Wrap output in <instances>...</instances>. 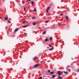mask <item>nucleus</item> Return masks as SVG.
Segmentation results:
<instances>
[{
  "label": "nucleus",
  "mask_w": 79,
  "mask_h": 79,
  "mask_svg": "<svg viewBox=\"0 0 79 79\" xmlns=\"http://www.w3.org/2000/svg\"><path fill=\"white\" fill-rule=\"evenodd\" d=\"M31 0H27L28 1H31Z\"/></svg>",
  "instance_id": "nucleus-35"
},
{
  "label": "nucleus",
  "mask_w": 79,
  "mask_h": 79,
  "mask_svg": "<svg viewBox=\"0 0 79 79\" xmlns=\"http://www.w3.org/2000/svg\"><path fill=\"white\" fill-rule=\"evenodd\" d=\"M13 37H14V35L13 36Z\"/></svg>",
  "instance_id": "nucleus-40"
},
{
  "label": "nucleus",
  "mask_w": 79,
  "mask_h": 79,
  "mask_svg": "<svg viewBox=\"0 0 79 79\" xmlns=\"http://www.w3.org/2000/svg\"><path fill=\"white\" fill-rule=\"evenodd\" d=\"M24 35H25V36L26 35H27V33H24Z\"/></svg>",
  "instance_id": "nucleus-21"
},
{
  "label": "nucleus",
  "mask_w": 79,
  "mask_h": 79,
  "mask_svg": "<svg viewBox=\"0 0 79 79\" xmlns=\"http://www.w3.org/2000/svg\"><path fill=\"white\" fill-rule=\"evenodd\" d=\"M39 66L38 64H36L34 65V66H33V68H37L38 66Z\"/></svg>",
  "instance_id": "nucleus-2"
},
{
  "label": "nucleus",
  "mask_w": 79,
  "mask_h": 79,
  "mask_svg": "<svg viewBox=\"0 0 79 79\" xmlns=\"http://www.w3.org/2000/svg\"><path fill=\"white\" fill-rule=\"evenodd\" d=\"M57 74L59 76H60L61 74V73L60 72H57Z\"/></svg>",
  "instance_id": "nucleus-3"
},
{
  "label": "nucleus",
  "mask_w": 79,
  "mask_h": 79,
  "mask_svg": "<svg viewBox=\"0 0 79 79\" xmlns=\"http://www.w3.org/2000/svg\"><path fill=\"white\" fill-rule=\"evenodd\" d=\"M8 19V17L7 16H6V18H5V20H7Z\"/></svg>",
  "instance_id": "nucleus-6"
},
{
  "label": "nucleus",
  "mask_w": 79,
  "mask_h": 79,
  "mask_svg": "<svg viewBox=\"0 0 79 79\" xmlns=\"http://www.w3.org/2000/svg\"><path fill=\"white\" fill-rule=\"evenodd\" d=\"M58 78L60 79H63L61 76L58 77Z\"/></svg>",
  "instance_id": "nucleus-8"
},
{
  "label": "nucleus",
  "mask_w": 79,
  "mask_h": 79,
  "mask_svg": "<svg viewBox=\"0 0 79 79\" xmlns=\"http://www.w3.org/2000/svg\"><path fill=\"white\" fill-rule=\"evenodd\" d=\"M43 34H46V31H44L43 32Z\"/></svg>",
  "instance_id": "nucleus-15"
},
{
  "label": "nucleus",
  "mask_w": 79,
  "mask_h": 79,
  "mask_svg": "<svg viewBox=\"0 0 79 79\" xmlns=\"http://www.w3.org/2000/svg\"><path fill=\"white\" fill-rule=\"evenodd\" d=\"M46 23H48V20L46 21Z\"/></svg>",
  "instance_id": "nucleus-26"
},
{
  "label": "nucleus",
  "mask_w": 79,
  "mask_h": 79,
  "mask_svg": "<svg viewBox=\"0 0 79 79\" xmlns=\"http://www.w3.org/2000/svg\"><path fill=\"white\" fill-rule=\"evenodd\" d=\"M31 5H33L34 3V1H32L31 2Z\"/></svg>",
  "instance_id": "nucleus-12"
},
{
  "label": "nucleus",
  "mask_w": 79,
  "mask_h": 79,
  "mask_svg": "<svg viewBox=\"0 0 79 79\" xmlns=\"http://www.w3.org/2000/svg\"><path fill=\"white\" fill-rule=\"evenodd\" d=\"M77 72H79V69L76 70Z\"/></svg>",
  "instance_id": "nucleus-19"
},
{
  "label": "nucleus",
  "mask_w": 79,
  "mask_h": 79,
  "mask_svg": "<svg viewBox=\"0 0 79 79\" xmlns=\"http://www.w3.org/2000/svg\"><path fill=\"white\" fill-rule=\"evenodd\" d=\"M58 24L59 25H61V23H58Z\"/></svg>",
  "instance_id": "nucleus-18"
},
{
  "label": "nucleus",
  "mask_w": 79,
  "mask_h": 79,
  "mask_svg": "<svg viewBox=\"0 0 79 79\" xmlns=\"http://www.w3.org/2000/svg\"><path fill=\"white\" fill-rule=\"evenodd\" d=\"M56 77V75H53L52 76V78H53V77Z\"/></svg>",
  "instance_id": "nucleus-7"
},
{
  "label": "nucleus",
  "mask_w": 79,
  "mask_h": 79,
  "mask_svg": "<svg viewBox=\"0 0 79 79\" xmlns=\"http://www.w3.org/2000/svg\"><path fill=\"white\" fill-rule=\"evenodd\" d=\"M33 11L34 12L36 11V9H35V8L34 9V10H33Z\"/></svg>",
  "instance_id": "nucleus-16"
},
{
  "label": "nucleus",
  "mask_w": 79,
  "mask_h": 79,
  "mask_svg": "<svg viewBox=\"0 0 79 79\" xmlns=\"http://www.w3.org/2000/svg\"><path fill=\"white\" fill-rule=\"evenodd\" d=\"M8 22L9 23H11V22L9 21V20L8 21Z\"/></svg>",
  "instance_id": "nucleus-29"
},
{
  "label": "nucleus",
  "mask_w": 79,
  "mask_h": 79,
  "mask_svg": "<svg viewBox=\"0 0 79 79\" xmlns=\"http://www.w3.org/2000/svg\"><path fill=\"white\" fill-rule=\"evenodd\" d=\"M68 73L67 72H64V74H68Z\"/></svg>",
  "instance_id": "nucleus-17"
},
{
  "label": "nucleus",
  "mask_w": 79,
  "mask_h": 79,
  "mask_svg": "<svg viewBox=\"0 0 79 79\" xmlns=\"http://www.w3.org/2000/svg\"><path fill=\"white\" fill-rule=\"evenodd\" d=\"M50 6H49L48 7V9L47 10H48L50 9Z\"/></svg>",
  "instance_id": "nucleus-14"
},
{
  "label": "nucleus",
  "mask_w": 79,
  "mask_h": 79,
  "mask_svg": "<svg viewBox=\"0 0 79 79\" xmlns=\"http://www.w3.org/2000/svg\"><path fill=\"white\" fill-rule=\"evenodd\" d=\"M43 29H44V27H43Z\"/></svg>",
  "instance_id": "nucleus-36"
},
{
  "label": "nucleus",
  "mask_w": 79,
  "mask_h": 79,
  "mask_svg": "<svg viewBox=\"0 0 79 79\" xmlns=\"http://www.w3.org/2000/svg\"><path fill=\"white\" fill-rule=\"evenodd\" d=\"M25 23H27V21H25Z\"/></svg>",
  "instance_id": "nucleus-34"
},
{
  "label": "nucleus",
  "mask_w": 79,
  "mask_h": 79,
  "mask_svg": "<svg viewBox=\"0 0 79 79\" xmlns=\"http://www.w3.org/2000/svg\"><path fill=\"white\" fill-rule=\"evenodd\" d=\"M47 13H48V10L46 9Z\"/></svg>",
  "instance_id": "nucleus-24"
},
{
  "label": "nucleus",
  "mask_w": 79,
  "mask_h": 79,
  "mask_svg": "<svg viewBox=\"0 0 79 79\" xmlns=\"http://www.w3.org/2000/svg\"><path fill=\"white\" fill-rule=\"evenodd\" d=\"M49 47H52V48L49 49L48 50H50V51H51L53 49V47L51 45L49 44Z\"/></svg>",
  "instance_id": "nucleus-1"
},
{
  "label": "nucleus",
  "mask_w": 79,
  "mask_h": 79,
  "mask_svg": "<svg viewBox=\"0 0 79 79\" xmlns=\"http://www.w3.org/2000/svg\"><path fill=\"white\" fill-rule=\"evenodd\" d=\"M24 11H26V7H24Z\"/></svg>",
  "instance_id": "nucleus-25"
},
{
  "label": "nucleus",
  "mask_w": 79,
  "mask_h": 79,
  "mask_svg": "<svg viewBox=\"0 0 79 79\" xmlns=\"http://www.w3.org/2000/svg\"><path fill=\"white\" fill-rule=\"evenodd\" d=\"M25 23H26V22H24L23 23V24H25Z\"/></svg>",
  "instance_id": "nucleus-30"
},
{
  "label": "nucleus",
  "mask_w": 79,
  "mask_h": 79,
  "mask_svg": "<svg viewBox=\"0 0 79 79\" xmlns=\"http://www.w3.org/2000/svg\"><path fill=\"white\" fill-rule=\"evenodd\" d=\"M50 40H52V38L50 37Z\"/></svg>",
  "instance_id": "nucleus-22"
},
{
  "label": "nucleus",
  "mask_w": 79,
  "mask_h": 79,
  "mask_svg": "<svg viewBox=\"0 0 79 79\" xmlns=\"http://www.w3.org/2000/svg\"><path fill=\"white\" fill-rule=\"evenodd\" d=\"M65 18L66 19H69V17H68V16H66L65 17Z\"/></svg>",
  "instance_id": "nucleus-10"
},
{
  "label": "nucleus",
  "mask_w": 79,
  "mask_h": 79,
  "mask_svg": "<svg viewBox=\"0 0 79 79\" xmlns=\"http://www.w3.org/2000/svg\"><path fill=\"white\" fill-rule=\"evenodd\" d=\"M42 79V77H40V79Z\"/></svg>",
  "instance_id": "nucleus-23"
},
{
  "label": "nucleus",
  "mask_w": 79,
  "mask_h": 79,
  "mask_svg": "<svg viewBox=\"0 0 79 79\" xmlns=\"http://www.w3.org/2000/svg\"><path fill=\"white\" fill-rule=\"evenodd\" d=\"M61 73H63V72H61Z\"/></svg>",
  "instance_id": "nucleus-37"
},
{
  "label": "nucleus",
  "mask_w": 79,
  "mask_h": 79,
  "mask_svg": "<svg viewBox=\"0 0 79 79\" xmlns=\"http://www.w3.org/2000/svg\"><path fill=\"white\" fill-rule=\"evenodd\" d=\"M54 73V72H51L50 73V74H53Z\"/></svg>",
  "instance_id": "nucleus-13"
},
{
  "label": "nucleus",
  "mask_w": 79,
  "mask_h": 79,
  "mask_svg": "<svg viewBox=\"0 0 79 79\" xmlns=\"http://www.w3.org/2000/svg\"><path fill=\"white\" fill-rule=\"evenodd\" d=\"M11 31H12V30H10V32H11Z\"/></svg>",
  "instance_id": "nucleus-33"
},
{
  "label": "nucleus",
  "mask_w": 79,
  "mask_h": 79,
  "mask_svg": "<svg viewBox=\"0 0 79 79\" xmlns=\"http://www.w3.org/2000/svg\"><path fill=\"white\" fill-rule=\"evenodd\" d=\"M2 1H4V0H2Z\"/></svg>",
  "instance_id": "nucleus-38"
},
{
  "label": "nucleus",
  "mask_w": 79,
  "mask_h": 79,
  "mask_svg": "<svg viewBox=\"0 0 79 79\" xmlns=\"http://www.w3.org/2000/svg\"><path fill=\"white\" fill-rule=\"evenodd\" d=\"M15 1H16V2H17V1H16V0Z\"/></svg>",
  "instance_id": "nucleus-39"
},
{
  "label": "nucleus",
  "mask_w": 79,
  "mask_h": 79,
  "mask_svg": "<svg viewBox=\"0 0 79 79\" xmlns=\"http://www.w3.org/2000/svg\"><path fill=\"white\" fill-rule=\"evenodd\" d=\"M33 18H36V17H35L33 16Z\"/></svg>",
  "instance_id": "nucleus-28"
},
{
  "label": "nucleus",
  "mask_w": 79,
  "mask_h": 79,
  "mask_svg": "<svg viewBox=\"0 0 79 79\" xmlns=\"http://www.w3.org/2000/svg\"><path fill=\"white\" fill-rule=\"evenodd\" d=\"M45 42H47H47H49V41L48 40V39H47V38H46L45 40H44Z\"/></svg>",
  "instance_id": "nucleus-5"
},
{
  "label": "nucleus",
  "mask_w": 79,
  "mask_h": 79,
  "mask_svg": "<svg viewBox=\"0 0 79 79\" xmlns=\"http://www.w3.org/2000/svg\"><path fill=\"white\" fill-rule=\"evenodd\" d=\"M60 16H62L63 15V14H61Z\"/></svg>",
  "instance_id": "nucleus-32"
},
{
  "label": "nucleus",
  "mask_w": 79,
  "mask_h": 79,
  "mask_svg": "<svg viewBox=\"0 0 79 79\" xmlns=\"http://www.w3.org/2000/svg\"><path fill=\"white\" fill-rule=\"evenodd\" d=\"M32 24L33 26H35L37 24V23L36 22H34L32 23Z\"/></svg>",
  "instance_id": "nucleus-4"
},
{
  "label": "nucleus",
  "mask_w": 79,
  "mask_h": 79,
  "mask_svg": "<svg viewBox=\"0 0 79 79\" xmlns=\"http://www.w3.org/2000/svg\"><path fill=\"white\" fill-rule=\"evenodd\" d=\"M37 57H34V60H35V59H37Z\"/></svg>",
  "instance_id": "nucleus-20"
},
{
  "label": "nucleus",
  "mask_w": 79,
  "mask_h": 79,
  "mask_svg": "<svg viewBox=\"0 0 79 79\" xmlns=\"http://www.w3.org/2000/svg\"><path fill=\"white\" fill-rule=\"evenodd\" d=\"M18 29H19V28L15 29V31L16 32L17 31H18Z\"/></svg>",
  "instance_id": "nucleus-11"
},
{
  "label": "nucleus",
  "mask_w": 79,
  "mask_h": 79,
  "mask_svg": "<svg viewBox=\"0 0 79 79\" xmlns=\"http://www.w3.org/2000/svg\"><path fill=\"white\" fill-rule=\"evenodd\" d=\"M40 63H43V62H42V61H40Z\"/></svg>",
  "instance_id": "nucleus-31"
},
{
  "label": "nucleus",
  "mask_w": 79,
  "mask_h": 79,
  "mask_svg": "<svg viewBox=\"0 0 79 79\" xmlns=\"http://www.w3.org/2000/svg\"><path fill=\"white\" fill-rule=\"evenodd\" d=\"M48 73H50V72H51L50 70H49L48 71Z\"/></svg>",
  "instance_id": "nucleus-27"
},
{
  "label": "nucleus",
  "mask_w": 79,
  "mask_h": 79,
  "mask_svg": "<svg viewBox=\"0 0 79 79\" xmlns=\"http://www.w3.org/2000/svg\"><path fill=\"white\" fill-rule=\"evenodd\" d=\"M28 27V25H27L26 26H23V28H25V27Z\"/></svg>",
  "instance_id": "nucleus-9"
}]
</instances>
